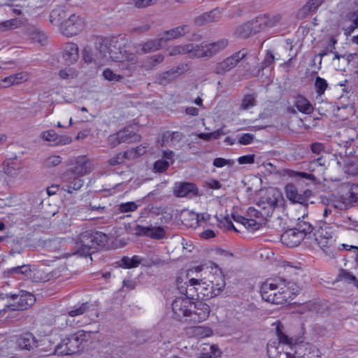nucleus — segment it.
I'll return each instance as SVG.
<instances>
[{"label": "nucleus", "instance_id": "f257e3e1", "mask_svg": "<svg viewBox=\"0 0 358 358\" xmlns=\"http://www.w3.org/2000/svg\"><path fill=\"white\" fill-rule=\"evenodd\" d=\"M196 272H202V278H191L188 283L180 285L177 280L180 292H188L191 297L196 299H207L219 295L225 287V280L221 269L217 265L211 263L210 266L195 267Z\"/></svg>", "mask_w": 358, "mask_h": 358}, {"label": "nucleus", "instance_id": "c03bdc74", "mask_svg": "<svg viewBox=\"0 0 358 358\" xmlns=\"http://www.w3.org/2000/svg\"><path fill=\"white\" fill-rule=\"evenodd\" d=\"M323 0H309L303 7L304 14L315 11L322 3Z\"/></svg>", "mask_w": 358, "mask_h": 358}, {"label": "nucleus", "instance_id": "13d9d810", "mask_svg": "<svg viewBox=\"0 0 358 358\" xmlns=\"http://www.w3.org/2000/svg\"><path fill=\"white\" fill-rule=\"evenodd\" d=\"M152 27V25L150 24L144 23L141 25L132 27L131 29V32L138 34H142L143 33H145L148 31Z\"/></svg>", "mask_w": 358, "mask_h": 358}, {"label": "nucleus", "instance_id": "603ef678", "mask_svg": "<svg viewBox=\"0 0 358 358\" xmlns=\"http://www.w3.org/2000/svg\"><path fill=\"white\" fill-rule=\"evenodd\" d=\"M213 164L217 168H222L225 166H231L234 164V161L233 159H227L222 157H217L213 160Z\"/></svg>", "mask_w": 358, "mask_h": 358}, {"label": "nucleus", "instance_id": "2f4dec72", "mask_svg": "<svg viewBox=\"0 0 358 358\" xmlns=\"http://www.w3.org/2000/svg\"><path fill=\"white\" fill-rule=\"evenodd\" d=\"M294 106L299 111L302 113L309 115L313 111V106L310 101L303 96L296 97Z\"/></svg>", "mask_w": 358, "mask_h": 358}, {"label": "nucleus", "instance_id": "20e7f679", "mask_svg": "<svg viewBox=\"0 0 358 358\" xmlns=\"http://www.w3.org/2000/svg\"><path fill=\"white\" fill-rule=\"evenodd\" d=\"M297 292L294 283L280 278L266 280L260 289L262 299L275 304H282L292 300Z\"/></svg>", "mask_w": 358, "mask_h": 358}, {"label": "nucleus", "instance_id": "0e129e2a", "mask_svg": "<svg viewBox=\"0 0 358 358\" xmlns=\"http://www.w3.org/2000/svg\"><path fill=\"white\" fill-rule=\"evenodd\" d=\"M83 59L87 62H92V61H96L97 59L92 54L90 53V50L88 48H85L83 50Z\"/></svg>", "mask_w": 358, "mask_h": 358}, {"label": "nucleus", "instance_id": "864d4df0", "mask_svg": "<svg viewBox=\"0 0 358 358\" xmlns=\"http://www.w3.org/2000/svg\"><path fill=\"white\" fill-rule=\"evenodd\" d=\"M338 278L341 280L352 282L353 284L357 280L356 277L346 270H341L338 274Z\"/></svg>", "mask_w": 358, "mask_h": 358}, {"label": "nucleus", "instance_id": "79ce46f5", "mask_svg": "<svg viewBox=\"0 0 358 358\" xmlns=\"http://www.w3.org/2000/svg\"><path fill=\"white\" fill-rule=\"evenodd\" d=\"M90 335V331H85L80 330L70 335L72 340L76 343V345L79 348L80 345L85 341L87 340V337Z\"/></svg>", "mask_w": 358, "mask_h": 358}, {"label": "nucleus", "instance_id": "a878e982", "mask_svg": "<svg viewBox=\"0 0 358 358\" xmlns=\"http://www.w3.org/2000/svg\"><path fill=\"white\" fill-rule=\"evenodd\" d=\"M22 162L17 158L7 159L3 162V171L8 176L12 177L17 176L22 172Z\"/></svg>", "mask_w": 358, "mask_h": 358}, {"label": "nucleus", "instance_id": "e2e57ef3", "mask_svg": "<svg viewBox=\"0 0 358 358\" xmlns=\"http://www.w3.org/2000/svg\"><path fill=\"white\" fill-rule=\"evenodd\" d=\"M254 141V136H241L237 140L239 145H249Z\"/></svg>", "mask_w": 358, "mask_h": 358}, {"label": "nucleus", "instance_id": "052dcab7", "mask_svg": "<svg viewBox=\"0 0 358 358\" xmlns=\"http://www.w3.org/2000/svg\"><path fill=\"white\" fill-rule=\"evenodd\" d=\"M274 60L275 57L272 52L268 51L262 63V69H264L271 66L273 64Z\"/></svg>", "mask_w": 358, "mask_h": 358}, {"label": "nucleus", "instance_id": "58836bf2", "mask_svg": "<svg viewBox=\"0 0 358 358\" xmlns=\"http://www.w3.org/2000/svg\"><path fill=\"white\" fill-rule=\"evenodd\" d=\"M141 258L138 255H134L131 258L124 257L121 260V266L126 268H135L139 265Z\"/></svg>", "mask_w": 358, "mask_h": 358}, {"label": "nucleus", "instance_id": "2eb2a0df", "mask_svg": "<svg viewBox=\"0 0 358 358\" xmlns=\"http://www.w3.org/2000/svg\"><path fill=\"white\" fill-rule=\"evenodd\" d=\"M10 297L13 303L9 308L13 310H22L31 306L36 301L35 296L26 291L21 290L17 294H11Z\"/></svg>", "mask_w": 358, "mask_h": 358}, {"label": "nucleus", "instance_id": "39448f33", "mask_svg": "<svg viewBox=\"0 0 358 358\" xmlns=\"http://www.w3.org/2000/svg\"><path fill=\"white\" fill-rule=\"evenodd\" d=\"M89 159L85 155L72 158L69 165L70 167L61 176L62 189L69 194L78 192L84 185L83 177L89 171Z\"/></svg>", "mask_w": 358, "mask_h": 358}, {"label": "nucleus", "instance_id": "bb28decb", "mask_svg": "<svg viewBox=\"0 0 358 358\" xmlns=\"http://www.w3.org/2000/svg\"><path fill=\"white\" fill-rule=\"evenodd\" d=\"M64 58L69 64L76 62L78 57V46L74 43H67L64 50Z\"/></svg>", "mask_w": 358, "mask_h": 358}, {"label": "nucleus", "instance_id": "e433bc0d", "mask_svg": "<svg viewBox=\"0 0 358 358\" xmlns=\"http://www.w3.org/2000/svg\"><path fill=\"white\" fill-rule=\"evenodd\" d=\"M22 24V21L17 18L8 20L0 22V31H6L10 29L20 27Z\"/></svg>", "mask_w": 358, "mask_h": 358}, {"label": "nucleus", "instance_id": "ddd939ff", "mask_svg": "<svg viewBox=\"0 0 358 358\" xmlns=\"http://www.w3.org/2000/svg\"><path fill=\"white\" fill-rule=\"evenodd\" d=\"M84 19L76 14H71L68 18L61 22V32L71 37L78 34L85 27Z\"/></svg>", "mask_w": 358, "mask_h": 358}, {"label": "nucleus", "instance_id": "680f3d73", "mask_svg": "<svg viewBox=\"0 0 358 358\" xmlns=\"http://www.w3.org/2000/svg\"><path fill=\"white\" fill-rule=\"evenodd\" d=\"M240 164H251L255 162V155H248L239 157L237 159Z\"/></svg>", "mask_w": 358, "mask_h": 358}, {"label": "nucleus", "instance_id": "f8f14e48", "mask_svg": "<svg viewBox=\"0 0 358 358\" xmlns=\"http://www.w3.org/2000/svg\"><path fill=\"white\" fill-rule=\"evenodd\" d=\"M229 45V41L227 38H221L217 41L209 43H202L196 44V56L197 58L208 57L210 58L223 51Z\"/></svg>", "mask_w": 358, "mask_h": 358}, {"label": "nucleus", "instance_id": "9d476101", "mask_svg": "<svg viewBox=\"0 0 358 358\" xmlns=\"http://www.w3.org/2000/svg\"><path fill=\"white\" fill-rule=\"evenodd\" d=\"M185 296L177 297L174 299L171 304L173 311V316L177 320L185 319L187 322V317H189L191 309L193 307V299L194 297H191L188 292H180Z\"/></svg>", "mask_w": 358, "mask_h": 358}, {"label": "nucleus", "instance_id": "3c124183", "mask_svg": "<svg viewBox=\"0 0 358 358\" xmlns=\"http://www.w3.org/2000/svg\"><path fill=\"white\" fill-rule=\"evenodd\" d=\"M344 171L348 175L357 176L358 174V162L347 163L344 166Z\"/></svg>", "mask_w": 358, "mask_h": 358}, {"label": "nucleus", "instance_id": "393cba45", "mask_svg": "<svg viewBox=\"0 0 358 358\" xmlns=\"http://www.w3.org/2000/svg\"><path fill=\"white\" fill-rule=\"evenodd\" d=\"M189 31V26L183 24L164 31L162 38L166 43L169 41H173L185 36Z\"/></svg>", "mask_w": 358, "mask_h": 358}, {"label": "nucleus", "instance_id": "9b49d317", "mask_svg": "<svg viewBox=\"0 0 358 358\" xmlns=\"http://www.w3.org/2000/svg\"><path fill=\"white\" fill-rule=\"evenodd\" d=\"M282 201L281 192L277 189H271L266 191L265 196L259 201L257 205L262 210H264V215L270 216Z\"/></svg>", "mask_w": 358, "mask_h": 358}, {"label": "nucleus", "instance_id": "0eeeda50", "mask_svg": "<svg viewBox=\"0 0 358 358\" xmlns=\"http://www.w3.org/2000/svg\"><path fill=\"white\" fill-rule=\"evenodd\" d=\"M265 216L264 210L259 211L252 207L248 209L245 216L232 214L234 220L241 224L250 232H255L261 228Z\"/></svg>", "mask_w": 358, "mask_h": 358}, {"label": "nucleus", "instance_id": "5701e85b", "mask_svg": "<svg viewBox=\"0 0 358 358\" xmlns=\"http://www.w3.org/2000/svg\"><path fill=\"white\" fill-rule=\"evenodd\" d=\"M196 44L189 43L185 45H173L168 48L169 56H176L178 55L189 54L192 57H196Z\"/></svg>", "mask_w": 358, "mask_h": 358}, {"label": "nucleus", "instance_id": "a19ab883", "mask_svg": "<svg viewBox=\"0 0 358 358\" xmlns=\"http://www.w3.org/2000/svg\"><path fill=\"white\" fill-rule=\"evenodd\" d=\"M256 104V94H246L243 99H242L241 104V109L246 110Z\"/></svg>", "mask_w": 358, "mask_h": 358}, {"label": "nucleus", "instance_id": "f03ea898", "mask_svg": "<svg viewBox=\"0 0 358 358\" xmlns=\"http://www.w3.org/2000/svg\"><path fill=\"white\" fill-rule=\"evenodd\" d=\"M275 326L277 338L271 339L267 345L269 358H321L320 350L308 343H293L292 338L284 332L280 322L276 321Z\"/></svg>", "mask_w": 358, "mask_h": 358}, {"label": "nucleus", "instance_id": "c9c22d12", "mask_svg": "<svg viewBox=\"0 0 358 358\" xmlns=\"http://www.w3.org/2000/svg\"><path fill=\"white\" fill-rule=\"evenodd\" d=\"M302 213L303 214L301 217H299L297 218L296 227H295L294 229L303 233V236L305 237L306 234L310 233L312 231L313 227L308 222L305 220V219L308 216V214L305 215L303 217V211H302Z\"/></svg>", "mask_w": 358, "mask_h": 358}, {"label": "nucleus", "instance_id": "473e14b6", "mask_svg": "<svg viewBox=\"0 0 358 358\" xmlns=\"http://www.w3.org/2000/svg\"><path fill=\"white\" fill-rule=\"evenodd\" d=\"M164 43H165L162 37L151 39L143 44L141 50L143 53L156 51L161 49L164 46Z\"/></svg>", "mask_w": 358, "mask_h": 358}, {"label": "nucleus", "instance_id": "f704fd0d", "mask_svg": "<svg viewBox=\"0 0 358 358\" xmlns=\"http://www.w3.org/2000/svg\"><path fill=\"white\" fill-rule=\"evenodd\" d=\"M187 334L197 338H205L210 336L213 334V331L208 327L203 326H196L189 328L187 330Z\"/></svg>", "mask_w": 358, "mask_h": 358}, {"label": "nucleus", "instance_id": "c756f323", "mask_svg": "<svg viewBox=\"0 0 358 358\" xmlns=\"http://www.w3.org/2000/svg\"><path fill=\"white\" fill-rule=\"evenodd\" d=\"M164 159H159L154 164L153 169L156 172H162L167 169L169 164L173 162V152L172 151H164Z\"/></svg>", "mask_w": 358, "mask_h": 358}, {"label": "nucleus", "instance_id": "412c9836", "mask_svg": "<svg viewBox=\"0 0 358 358\" xmlns=\"http://www.w3.org/2000/svg\"><path fill=\"white\" fill-rule=\"evenodd\" d=\"M173 192L178 197H184L188 195H196L198 189L196 186L192 182H176L174 185Z\"/></svg>", "mask_w": 358, "mask_h": 358}, {"label": "nucleus", "instance_id": "a211bd4d", "mask_svg": "<svg viewBox=\"0 0 358 358\" xmlns=\"http://www.w3.org/2000/svg\"><path fill=\"white\" fill-rule=\"evenodd\" d=\"M303 234L296 229H289L281 235V242L288 247H296L304 239Z\"/></svg>", "mask_w": 358, "mask_h": 358}, {"label": "nucleus", "instance_id": "f3484780", "mask_svg": "<svg viewBox=\"0 0 358 358\" xmlns=\"http://www.w3.org/2000/svg\"><path fill=\"white\" fill-rule=\"evenodd\" d=\"M260 31L261 30L259 27L258 22H256L255 17L254 19L238 26L235 29L234 35L236 37L248 38Z\"/></svg>", "mask_w": 358, "mask_h": 358}, {"label": "nucleus", "instance_id": "69168bd1", "mask_svg": "<svg viewBox=\"0 0 358 358\" xmlns=\"http://www.w3.org/2000/svg\"><path fill=\"white\" fill-rule=\"evenodd\" d=\"M294 176H299L301 178L307 179L313 182L316 181L315 176L312 173H308L305 172H296Z\"/></svg>", "mask_w": 358, "mask_h": 358}, {"label": "nucleus", "instance_id": "7c9ffc66", "mask_svg": "<svg viewBox=\"0 0 358 358\" xmlns=\"http://www.w3.org/2000/svg\"><path fill=\"white\" fill-rule=\"evenodd\" d=\"M164 59V56L162 54H157L146 57L142 63V68L145 71L153 70L161 64Z\"/></svg>", "mask_w": 358, "mask_h": 358}, {"label": "nucleus", "instance_id": "c85d7f7f", "mask_svg": "<svg viewBox=\"0 0 358 358\" xmlns=\"http://www.w3.org/2000/svg\"><path fill=\"white\" fill-rule=\"evenodd\" d=\"M28 80V74L22 71L15 74L7 76L1 80V85L3 87L21 84Z\"/></svg>", "mask_w": 358, "mask_h": 358}, {"label": "nucleus", "instance_id": "5fc2aeb1", "mask_svg": "<svg viewBox=\"0 0 358 358\" xmlns=\"http://www.w3.org/2000/svg\"><path fill=\"white\" fill-rule=\"evenodd\" d=\"M88 307H89V305L87 303H83L80 307L69 311V315L71 317H74L76 316L83 315L86 313Z\"/></svg>", "mask_w": 358, "mask_h": 358}, {"label": "nucleus", "instance_id": "1a4fd4ad", "mask_svg": "<svg viewBox=\"0 0 358 358\" xmlns=\"http://www.w3.org/2000/svg\"><path fill=\"white\" fill-rule=\"evenodd\" d=\"M285 193L287 199L293 203H299L302 205L301 210L303 211V216L308 214V206L310 199L313 196V192L310 189H306L300 193L295 185L287 184L285 187Z\"/></svg>", "mask_w": 358, "mask_h": 358}, {"label": "nucleus", "instance_id": "423d86ee", "mask_svg": "<svg viewBox=\"0 0 358 358\" xmlns=\"http://www.w3.org/2000/svg\"><path fill=\"white\" fill-rule=\"evenodd\" d=\"M107 240V236L103 232L85 231L80 234L77 240L78 252L81 255L90 254L91 249L105 245Z\"/></svg>", "mask_w": 358, "mask_h": 358}, {"label": "nucleus", "instance_id": "37998d69", "mask_svg": "<svg viewBox=\"0 0 358 358\" xmlns=\"http://www.w3.org/2000/svg\"><path fill=\"white\" fill-rule=\"evenodd\" d=\"M138 207V205L134 201H128L121 203L118 206V210L122 213H130L135 211Z\"/></svg>", "mask_w": 358, "mask_h": 358}, {"label": "nucleus", "instance_id": "09e8293b", "mask_svg": "<svg viewBox=\"0 0 358 358\" xmlns=\"http://www.w3.org/2000/svg\"><path fill=\"white\" fill-rule=\"evenodd\" d=\"M315 86L316 92L319 95H322L324 93L328 84L324 78L317 76L315 79Z\"/></svg>", "mask_w": 358, "mask_h": 358}, {"label": "nucleus", "instance_id": "774afa93", "mask_svg": "<svg viewBox=\"0 0 358 358\" xmlns=\"http://www.w3.org/2000/svg\"><path fill=\"white\" fill-rule=\"evenodd\" d=\"M124 162V155L122 154H119L115 157H113L110 159L109 163L110 165H116L118 164H121Z\"/></svg>", "mask_w": 358, "mask_h": 358}, {"label": "nucleus", "instance_id": "de8ad7c7", "mask_svg": "<svg viewBox=\"0 0 358 358\" xmlns=\"http://www.w3.org/2000/svg\"><path fill=\"white\" fill-rule=\"evenodd\" d=\"M102 74L106 80H108L112 81V82H118V81L121 80L122 79H123L122 76H121L120 74L115 73L110 69H106L103 71Z\"/></svg>", "mask_w": 358, "mask_h": 358}, {"label": "nucleus", "instance_id": "ea45409f", "mask_svg": "<svg viewBox=\"0 0 358 358\" xmlns=\"http://www.w3.org/2000/svg\"><path fill=\"white\" fill-rule=\"evenodd\" d=\"M66 13L63 9H55L53 10L50 15V18L52 23L59 24L61 25V22L66 20Z\"/></svg>", "mask_w": 358, "mask_h": 358}, {"label": "nucleus", "instance_id": "6e6552de", "mask_svg": "<svg viewBox=\"0 0 358 358\" xmlns=\"http://www.w3.org/2000/svg\"><path fill=\"white\" fill-rule=\"evenodd\" d=\"M344 193L334 200V206L339 210H345L358 204V185L345 184L342 185Z\"/></svg>", "mask_w": 358, "mask_h": 358}, {"label": "nucleus", "instance_id": "6ab92c4d", "mask_svg": "<svg viewBox=\"0 0 358 358\" xmlns=\"http://www.w3.org/2000/svg\"><path fill=\"white\" fill-rule=\"evenodd\" d=\"M136 233L140 236H145L149 238L159 240L165 236L166 232L162 227H144L138 225L136 228Z\"/></svg>", "mask_w": 358, "mask_h": 358}, {"label": "nucleus", "instance_id": "338daca9", "mask_svg": "<svg viewBox=\"0 0 358 358\" xmlns=\"http://www.w3.org/2000/svg\"><path fill=\"white\" fill-rule=\"evenodd\" d=\"M320 166L322 170H324V160L322 157H319L317 159L313 160L310 163V166L314 168L315 166Z\"/></svg>", "mask_w": 358, "mask_h": 358}, {"label": "nucleus", "instance_id": "49530a36", "mask_svg": "<svg viewBox=\"0 0 358 358\" xmlns=\"http://www.w3.org/2000/svg\"><path fill=\"white\" fill-rule=\"evenodd\" d=\"M316 241L319 247L324 251L326 252L328 248H329L333 244V239L331 237H322L316 238Z\"/></svg>", "mask_w": 358, "mask_h": 358}, {"label": "nucleus", "instance_id": "7ed1b4c3", "mask_svg": "<svg viewBox=\"0 0 358 358\" xmlns=\"http://www.w3.org/2000/svg\"><path fill=\"white\" fill-rule=\"evenodd\" d=\"M94 56L101 64L109 60L120 62L122 69L131 71L135 67L137 57L133 52H128L124 48L117 45V41L101 39L96 44Z\"/></svg>", "mask_w": 358, "mask_h": 358}, {"label": "nucleus", "instance_id": "8fccbe9b", "mask_svg": "<svg viewBox=\"0 0 358 358\" xmlns=\"http://www.w3.org/2000/svg\"><path fill=\"white\" fill-rule=\"evenodd\" d=\"M31 339H33L31 334H27L18 339V345L21 349L29 350L31 348Z\"/></svg>", "mask_w": 358, "mask_h": 358}, {"label": "nucleus", "instance_id": "dca6fc26", "mask_svg": "<svg viewBox=\"0 0 358 358\" xmlns=\"http://www.w3.org/2000/svg\"><path fill=\"white\" fill-rule=\"evenodd\" d=\"M194 309H191L189 317H187V322L191 323H200L206 320L210 315V306L201 301L194 303Z\"/></svg>", "mask_w": 358, "mask_h": 358}, {"label": "nucleus", "instance_id": "4468645a", "mask_svg": "<svg viewBox=\"0 0 358 358\" xmlns=\"http://www.w3.org/2000/svg\"><path fill=\"white\" fill-rule=\"evenodd\" d=\"M247 55V52L241 50L232 55L218 62L214 69V73L217 75L224 76L227 73L235 68L239 62Z\"/></svg>", "mask_w": 358, "mask_h": 358}, {"label": "nucleus", "instance_id": "a18cd8bd", "mask_svg": "<svg viewBox=\"0 0 358 358\" xmlns=\"http://www.w3.org/2000/svg\"><path fill=\"white\" fill-rule=\"evenodd\" d=\"M157 2V0H131L129 4L134 5L137 8H145L155 5Z\"/></svg>", "mask_w": 358, "mask_h": 358}, {"label": "nucleus", "instance_id": "cd10ccee", "mask_svg": "<svg viewBox=\"0 0 358 358\" xmlns=\"http://www.w3.org/2000/svg\"><path fill=\"white\" fill-rule=\"evenodd\" d=\"M186 71L185 66L180 65L172 68L159 76V80L162 84L168 83L180 76Z\"/></svg>", "mask_w": 358, "mask_h": 358}, {"label": "nucleus", "instance_id": "bf43d9fd", "mask_svg": "<svg viewBox=\"0 0 358 358\" xmlns=\"http://www.w3.org/2000/svg\"><path fill=\"white\" fill-rule=\"evenodd\" d=\"M336 41L334 38H331L329 39V44L324 48L323 50H322L319 53V56L320 57H322L324 55H328L329 52H333V50L335 48L334 45L336 44Z\"/></svg>", "mask_w": 358, "mask_h": 358}, {"label": "nucleus", "instance_id": "4c0bfd02", "mask_svg": "<svg viewBox=\"0 0 358 358\" xmlns=\"http://www.w3.org/2000/svg\"><path fill=\"white\" fill-rule=\"evenodd\" d=\"M217 348L213 345L203 344L200 348V358H214Z\"/></svg>", "mask_w": 358, "mask_h": 358}, {"label": "nucleus", "instance_id": "6e6d98bb", "mask_svg": "<svg viewBox=\"0 0 358 358\" xmlns=\"http://www.w3.org/2000/svg\"><path fill=\"white\" fill-rule=\"evenodd\" d=\"M62 162L61 157L58 155H52L48 157L45 162L44 165L47 167H52L59 165Z\"/></svg>", "mask_w": 358, "mask_h": 358}, {"label": "nucleus", "instance_id": "72a5a7b5", "mask_svg": "<svg viewBox=\"0 0 358 358\" xmlns=\"http://www.w3.org/2000/svg\"><path fill=\"white\" fill-rule=\"evenodd\" d=\"M42 139L50 145H63L71 141L70 136H42Z\"/></svg>", "mask_w": 358, "mask_h": 358}, {"label": "nucleus", "instance_id": "4be33fe9", "mask_svg": "<svg viewBox=\"0 0 358 358\" xmlns=\"http://www.w3.org/2000/svg\"><path fill=\"white\" fill-rule=\"evenodd\" d=\"M222 17L221 10L215 8L209 12L203 13L194 19V23L197 26H203L220 20Z\"/></svg>", "mask_w": 358, "mask_h": 358}, {"label": "nucleus", "instance_id": "aec40b11", "mask_svg": "<svg viewBox=\"0 0 358 358\" xmlns=\"http://www.w3.org/2000/svg\"><path fill=\"white\" fill-rule=\"evenodd\" d=\"M282 17L280 14L273 15H261L255 17L256 22H258L261 31L266 28H271L280 23Z\"/></svg>", "mask_w": 358, "mask_h": 358}, {"label": "nucleus", "instance_id": "b1692460", "mask_svg": "<svg viewBox=\"0 0 358 358\" xmlns=\"http://www.w3.org/2000/svg\"><path fill=\"white\" fill-rule=\"evenodd\" d=\"M78 349V347L76 345V343L72 340L71 336H68L62 340V341L58 344L55 352L57 355H72L75 353Z\"/></svg>", "mask_w": 358, "mask_h": 358}, {"label": "nucleus", "instance_id": "4d7b16f0", "mask_svg": "<svg viewBox=\"0 0 358 358\" xmlns=\"http://www.w3.org/2000/svg\"><path fill=\"white\" fill-rule=\"evenodd\" d=\"M31 271L28 265H22L20 266L13 267L10 269V273L15 274H24L28 275V273Z\"/></svg>", "mask_w": 358, "mask_h": 358}]
</instances>
